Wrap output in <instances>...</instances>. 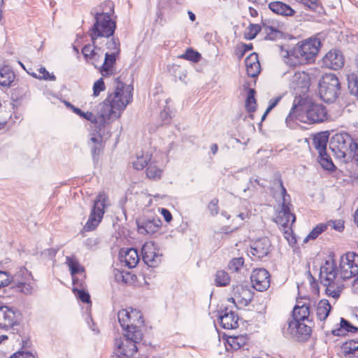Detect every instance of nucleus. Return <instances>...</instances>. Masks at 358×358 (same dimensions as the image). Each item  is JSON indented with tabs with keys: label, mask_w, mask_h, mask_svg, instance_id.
Instances as JSON below:
<instances>
[{
	"label": "nucleus",
	"mask_w": 358,
	"mask_h": 358,
	"mask_svg": "<svg viewBox=\"0 0 358 358\" xmlns=\"http://www.w3.org/2000/svg\"><path fill=\"white\" fill-rule=\"evenodd\" d=\"M13 280V277L6 271H0V288L8 286Z\"/></svg>",
	"instance_id": "50"
},
{
	"label": "nucleus",
	"mask_w": 358,
	"mask_h": 358,
	"mask_svg": "<svg viewBox=\"0 0 358 358\" xmlns=\"http://www.w3.org/2000/svg\"><path fill=\"white\" fill-rule=\"evenodd\" d=\"M91 143L94 144V145H101L102 142V136L99 134H92L90 138Z\"/></svg>",
	"instance_id": "58"
},
{
	"label": "nucleus",
	"mask_w": 358,
	"mask_h": 358,
	"mask_svg": "<svg viewBox=\"0 0 358 358\" xmlns=\"http://www.w3.org/2000/svg\"><path fill=\"white\" fill-rule=\"evenodd\" d=\"M271 246V241L268 238L257 239L252 244L250 254L258 259H262L268 254Z\"/></svg>",
	"instance_id": "18"
},
{
	"label": "nucleus",
	"mask_w": 358,
	"mask_h": 358,
	"mask_svg": "<svg viewBox=\"0 0 358 358\" xmlns=\"http://www.w3.org/2000/svg\"><path fill=\"white\" fill-rule=\"evenodd\" d=\"M142 338L143 334L141 330L129 331L124 337L115 339V354L118 358L120 355H124L125 358L133 356L137 352L136 343Z\"/></svg>",
	"instance_id": "7"
},
{
	"label": "nucleus",
	"mask_w": 358,
	"mask_h": 358,
	"mask_svg": "<svg viewBox=\"0 0 358 358\" xmlns=\"http://www.w3.org/2000/svg\"><path fill=\"white\" fill-rule=\"evenodd\" d=\"M232 292L234 296L229 298L228 301L233 303H235L236 301H237L241 304L247 305L252 299V295L249 289L241 285L233 286Z\"/></svg>",
	"instance_id": "20"
},
{
	"label": "nucleus",
	"mask_w": 358,
	"mask_h": 358,
	"mask_svg": "<svg viewBox=\"0 0 358 358\" xmlns=\"http://www.w3.org/2000/svg\"><path fill=\"white\" fill-rule=\"evenodd\" d=\"M179 57L196 62L200 59L201 55L198 52L193 50L192 48H188L185 52L181 55Z\"/></svg>",
	"instance_id": "47"
},
{
	"label": "nucleus",
	"mask_w": 358,
	"mask_h": 358,
	"mask_svg": "<svg viewBox=\"0 0 358 358\" xmlns=\"http://www.w3.org/2000/svg\"><path fill=\"white\" fill-rule=\"evenodd\" d=\"M268 8L273 13L285 15V16H292L294 15V10L288 5L281 2V1H273L268 4Z\"/></svg>",
	"instance_id": "31"
},
{
	"label": "nucleus",
	"mask_w": 358,
	"mask_h": 358,
	"mask_svg": "<svg viewBox=\"0 0 358 358\" xmlns=\"http://www.w3.org/2000/svg\"><path fill=\"white\" fill-rule=\"evenodd\" d=\"M323 63L327 67L337 70L343 66L344 57L339 50H332L324 57Z\"/></svg>",
	"instance_id": "19"
},
{
	"label": "nucleus",
	"mask_w": 358,
	"mask_h": 358,
	"mask_svg": "<svg viewBox=\"0 0 358 358\" xmlns=\"http://www.w3.org/2000/svg\"><path fill=\"white\" fill-rule=\"evenodd\" d=\"M245 63L247 74L248 76L254 78L260 73L261 67L257 54H250L248 57H246Z\"/></svg>",
	"instance_id": "27"
},
{
	"label": "nucleus",
	"mask_w": 358,
	"mask_h": 358,
	"mask_svg": "<svg viewBox=\"0 0 358 358\" xmlns=\"http://www.w3.org/2000/svg\"><path fill=\"white\" fill-rule=\"evenodd\" d=\"M340 275L335 260L328 257L320 266V280L325 287V294L334 300L341 295L343 288V280L351 278L358 274V255L347 252L340 259Z\"/></svg>",
	"instance_id": "2"
},
{
	"label": "nucleus",
	"mask_w": 358,
	"mask_h": 358,
	"mask_svg": "<svg viewBox=\"0 0 358 358\" xmlns=\"http://www.w3.org/2000/svg\"><path fill=\"white\" fill-rule=\"evenodd\" d=\"M331 309L330 303L327 299L320 300L316 306V316L320 321H324L328 317Z\"/></svg>",
	"instance_id": "33"
},
{
	"label": "nucleus",
	"mask_w": 358,
	"mask_h": 358,
	"mask_svg": "<svg viewBox=\"0 0 358 358\" xmlns=\"http://www.w3.org/2000/svg\"><path fill=\"white\" fill-rule=\"evenodd\" d=\"M341 349L345 356L355 355V357L358 358V341L353 340L347 341L343 344Z\"/></svg>",
	"instance_id": "36"
},
{
	"label": "nucleus",
	"mask_w": 358,
	"mask_h": 358,
	"mask_svg": "<svg viewBox=\"0 0 358 358\" xmlns=\"http://www.w3.org/2000/svg\"><path fill=\"white\" fill-rule=\"evenodd\" d=\"M250 279L252 287L259 292L265 291L270 286V275L264 268L254 269Z\"/></svg>",
	"instance_id": "15"
},
{
	"label": "nucleus",
	"mask_w": 358,
	"mask_h": 358,
	"mask_svg": "<svg viewBox=\"0 0 358 358\" xmlns=\"http://www.w3.org/2000/svg\"><path fill=\"white\" fill-rule=\"evenodd\" d=\"M321 43L318 38H310L299 44L294 50V54L301 62L310 63L315 60Z\"/></svg>",
	"instance_id": "10"
},
{
	"label": "nucleus",
	"mask_w": 358,
	"mask_h": 358,
	"mask_svg": "<svg viewBox=\"0 0 358 358\" xmlns=\"http://www.w3.org/2000/svg\"><path fill=\"white\" fill-rule=\"evenodd\" d=\"M303 321H299L298 330H297V339H306L310 335L311 329L310 327L303 323Z\"/></svg>",
	"instance_id": "45"
},
{
	"label": "nucleus",
	"mask_w": 358,
	"mask_h": 358,
	"mask_svg": "<svg viewBox=\"0 0 358 358\" xmlns=\"http://www.w3.org/2000/svg\"><path fill=\"white\" fill-rule=\"evenodd\" d=\"M244 259L242 257L232 259L229 264L228 268L232 272H238L243 267Z\"/></svg>",
	"instance_id": "48"
},
{
	"label": "nucleus",
	"mask_w": 358,
	"mask_h": 358,
	"mask_svg": "<svg viewBox=\"0 0 358 358\" xmlns=\"http://www.w3.org/2000/svg\"><path fill=\"white\" fill-rule=\"evenodd\" d=\"M141 252L143 260L148 266L156 267L161 262V255L153 242H146L142 247Z\"/></svg>",
	"instance_id": "14"
},
{
	"label": "nucleus",
	"mask_w": 358,
	"mask_h": 358,
	"mask_svg": "<svg viewBox=\"0 0 358 358\" xmlns=\"http://www.w3.org/2000/svg\"><path fill=\"white\" fill-rule=\"evenodd\" d=\"M217 150H218V147H217V144H212L210 145V151L213 155H215L217 153Z\"/></svg>",
	"instance_id": "64"
},
{
	"label": "nucleus",
	"mask_w": 358,
	"mask_h": 358,
	"mask_svg": "<svg viewBox=\"0 0 358 358\" xmlns=\"http://www.w3.org/2000/svg\"><path fill=\"white\" fill-rule=\"evenodd\" d=\"M276 187L278 192L276 190L273 194L275 198L280 196V209L276 211L274 221L280 227L285 238L289 241L290 238H292V226L295 222L296 217L291 210L292 205L290 196L287 193L281 180H278Z\"/></svg>",
	"instance_id": "4"
},
{
	"label": "nucleus",
	"mask_w": 358,
	"mask_h": 358,
	"mask_svg": "<svg viewBox=\"0 0 358 358\" xmlns=\"http://www.w3.org/2000/svg\"><path fill=\"white\" fill-rule=\"evenodd\" d=\"M352 156L358 162V139L355 140L354 152H353Z\"/></svg>",
	"instance_id": "61"
},
{
	"label": "nucleus",
	"mask_w": 358,
	"mask_h": 358,
	"mask_svg": "<svg viewBox=\"0 0 358 358\" xmlns=\"http://www.w3.org/2000/svg\"><path fill=\"white\" fill-rule=\"evenodd\" d=\"M15 278L16 287L24 294L29 295L34 290V280L31 273L25 268H20Z\"/></svg>",
	"instance_id": "13"
},
{
	"label": "nucleus",
	"mask_w": 358,
	"mask_h": 358,
	"mask_svg": "<svg viewBox=\"0 0 358 358\" xmlns=\"http://www.w3.org/2000/svg\"><path fill=\"white\" fill-rule=\"evenodd\" d=\"M262 31L265 34V38L268 40H275L281 38L282 36L280 26L274 21L264 22L262 26Z\"/></svg>",
	"instance_id": "24"
},
{
	"label": "nucleus",
	"mask_w": 358,
	"mask_h": 358,
	"mask_svg": "<svg viewBox=\"0 0 358 358\" xmlns=\"http://www.w3.org/2000/svg\"><path fill=\"white\" fill-rule=\"evenodd\" d=\"M115 85L114 91L110 93L100 105L96 117L91 112L85 113L80 108L71 106L73 113L94 123L99 132L107 124L120 117L127 106L132 101V86L124 84L119 78L115 79Z\"/></svg>",
	"instance_id": "1"
},
{
	"label": "nucleus",
	"mask_w": 358,
	"mask_h": 358,
	"mask_svg": "<svg viewBox=\"0 0 358 358\" xmlns=\"http://www.w3.org/2000/svg\"><path fill=\"white\" fill-rule=\"evenodd\" d=\"M327 117V112L322 104L312 103L306 105L294 104L286 118L287 125L297 120L303 123H317L324 122Z\"/></svg>",
	"instance_id": "5"
},
{
	"label": "nucleus",
	"mask_w": 358,
	"mask_h": 358,
	"mask_svg": "<svg viewBox=\"0 0 358 358\" xmlns=\"http://www.w3.org/2000/svg\"><path fill=\"white\" fill-rule=\"evenodd\" d=\"M121 263L129 268H134L139 262L138 252L134 248H122L119 253Z\"/></svg>",
	"instance_id": "21"
},
{
	"label": "nucleus",
	"mask_w": 358,
	"mask_h": 358,
	"mask_svg": "<svg viewBox=\"0 0 358 358\" xmlns=\"http://www.w3.org/2000/svg\"><path fill=\"white\" fill-rule=\"evenodd\" d=\"M318 161L321 166L327 170H332L334 167L332 160L327 154V152L319 154Z\"/></svg>",
	"instance_id": "43"
},
{
	"label": "nucleus",
	"mask_w": 358,
	"mask_h": 358,
	"mask_svg": "<svg viewBox=\"0 0 358 358\" xmlns=\"http://www.w3.org/2000/svg\"><path fill=\"white\" fill-rule=\"evenodd\" d=\"M292 316L299 321H311L309 302L298 301L294 308Z\"/></svg>",
	"instance_id": "26"
},
{
	"label": "nucleus",
	"mask_w": 358,
	"mask_h": 358,
	"mask_svg": "<svg viewBox=\"0 0 358 358\" xmlns=\"http://www.w3.org/2000/svg\"><path fill=\"white\" fill-rule=\"evenodd\" d=\"M358 328L352 325L348 320L341 318L340 327L331 331L333 335L336 336H345L348 332H355Z\"/></svg>",
	"instance_id": "32"
},
{
	"label": "nucleus",
	"mask_w": 358,
	"mask_h": 358,
	"mask_svg": "<svg viewBox=\"0 0 358 358\" xmlns=\"http://www.w3.org/2000/svg\"><path fill=\"white\" fill-rule=\"evenodd\" d=\"M82 53L85 59L94 64L95 67H97V64L101 62V49L96 47L94 44L85 45L82 49Z\"/></svg>",
	"instance_id": "23"
},
{
	"label": "nucleus",
	"mask_w": 358,
	"mask_h": 358,
	"mask_svg": "<svg viewBox=\"0 0 358 358\" xmlns=\"http://www.w3.org/2000/svg\"><path fill=\"white\" fill-rule=\"evenodd\" d=\"M14 79L15 73L10 67L4 66L0 69V85L9 87Z\"/></svg>",
	"instance_id": "35"
},
{
	"label": "nucleus",
	"mask_w": 358,
	"mask_h": 358,
	"mask_svg": "<svg viewBox=\"0 0 358 358\" xmlns=\"http://www.w3.org/2000/svg\"><path fill=\"white\" fill-rule=\"evenodd\" d=\"M255 91L253 89H250L248 92L247 98L245 100V108L248 112H253L257 107L256 100L255 98Z\"/></svg>",
	"instance_id": "41"
},
{
	"label": "nucleus",
	"mask_w": 358,
	"mask_h": 358,
	"mask_svg": "<svg viewBox=\"0 0 358 358\" xmlns=\"http://www.w3.org/2000/svg\"><path fill=\"white\" fill-rule=\"evenodd\" d=\"M347 80L350 94L358 96V72L349 74Z\"/></svg>",
	"instance_id": "38"
},
{
	"label": "nucleus",
	"mask_w": 358,
	"mask_h": 358,
	"mask_svg": "<svg viewBox=\"0 0 358 358\" xmlns=\"http://www.w3.org/2000/svg\"><path fill=\"white\" fill-rule=\"evenodd\" d=\"M328 142V134L327 132L317 134L313 139V145L318 151V153L326 152Z\"/></svg>",
	"instance_id": "34"
},
{
	"label": "nucleus",
	"mask_w": 358,
	"mask_h": 358,
	"mask_svg": "<svg viewBox=\"0 0 358 358\" xmlns=\"http://www.w3.org/2000/svg\"><path fill=\"white\" fill-rule=\"evenodd\" d=\"M352 290L355 293L358 294V277L354 280L352 283Z\"/></svg>",
	"instance_id": "62"
},
{
	"label": "nucleus",
	"mask_w": 358,
	"mask_h": 358,
	"mask_svg": "<svg viewBox=\"0 0 358 358\" xmlns=\"http://www.w3.org/2000/svg\"><path fill=\"white\" fill-rule=\"evenodd\" d=\"M287 326L283 329V333L290 337L296 338L299 320L293 317L287 321Z\"/></svg>",
	"instance_id": "37"
},
{
	"label": "nucleus",
	"mask_w": 358,
	"mask_h": 358,
	"mask_svg": "<svg viewBox=\"0 0 358 358\" xmlns=\"http://www.w3.org/2000/svg\"><path fill=\"white\" fill-rule=\"evenodd\" d=\"M73 291L80 301L84 303H90V296L89 293L85 292L83 289H79L76 287L73 289Z\"/></svg>",
	"instance_id": "51"
},
{
	"label": "nucleus",
	"mask_w": 358,
	"mask_h": 358,
	"mask_svg": "<svg viewBox=\"0 0 358 358\" xmlns=\"http://www.w3.org/2000/svg\"><path fill=\"white\" fill-rule=\"evenodd\" d=\"M280 97L278 96L275 99H272L269 101V104L268 108H266L265 113L262 115V120H264L265 117L267 115V114L278 103L279 101L280 100Z\"/></svg>",
	"instance_id": "55"
},
{
	"label": "nucleus",
	"mask_w": 358,
	"mask_h": 358,
	"mask_svg": "<svg viewBox=\"0 0 358 358\" xmlns=\"http://www.w3.org/2000/svg\"><path fill=\"white\" fill-rule=\"evenodd\" d=\"M106 89L103 78L97 80L93 85V95L97 96L99 95L101 92L104 91Z\"/></svg>",
	"instance_id": "52"
},
{
	"label": "nucleus",
	"mask_w": 358,
	"mask_h": 358,
	"mask_svg": "<svg viewBox=\"0 0 358 358\" xmlns=\"http://www.w3.org/2000/svg\"><path fill=\"white\" fill-rule=\"evenodd\" d=\"M229 282L230 278L226 271L220 270L216 272L215 282L217 286H226Z\"/></svg>",
	"instance_id": "42"
},
{
	"label": "nucleus",
	"mask_w": 358,
	"mask_h": 358,
	"mask_svg": "<svg viewBox=\"0 0 358 358\" xmlns=\"http://www.w3.org/2000/svg\"><path fill=\"white\" fill-rule=\"evenodd\" d=\"M118 57L105 54L104 62L101 66V73L103 76H109L116 72V60Z\"/></svg>",
	"instance_id": "29"
},
{
	"label": "nucleus",
	"mask_w": 358,
	"mask_h": 358,
	"mask_svg": "<svg viewBox=\"0 0 358 358\" xmlns=\"http://www.w3.org/2000/svg\"><path fill=\"white\" fill-rule=\"evenodd\" d=\"M220 324L224 329H232L238 327V317L229 308H225L224 310H222L220 315Z\"/></svg>",
	"instance_id": "22"
},
{
	"label": "nucleus",
	"mask_w": 358,
	"mask_h": 358,
	"mask_svg": "<svg viewBox=\"0 0 358 358\" xmlns=\"http://www.w3.org/2000/svg\"><path fill=\"white\" fill-rule=\"evenodd\" d=\"M341 88L338 78L332 73L322 76L319 83V91L322 99L325 102H332L338 96Z\"/></svg>",
	"instance_id": "9"
},
{
	"label": "nucleus",
	"mask_w": 358,
	"mask_h": 358,
	"mask_svg": "<svg viewBox=\"0 0 358 358\" xmlns=\"http://www.w3.org/2000/svg\"><path fill=\"white\" fill-rule=\"evenodd\" d=\"M168 162L167 155L162 154L159 158L155 156L147 168L146 174L149 179H155L161 178L163 172L162 166Z\"/></svg>",
	"instance_id": "17"
},
{
	"label": "nucleus",
	"mask_w": 358,
	"mask_h": 358,
	"mask_svg": "<svg viewBox=\"0 0 358 358\" xmlns=\"http://www.w3.org/2000/svg\"><path fill=\"white\" fill-rule=\"evenodd\" d=\"M101 145H94L92 148L93 155H98L100 152Z\"/></svg>",
	"instance_id": "63"
},
{
	"label": "nucleus",
	"mask_w": 358,
	"mask_h": 358,
	"mask_svg": "<svg viewBox=\"0 0 358 358\" xmlns=\"http://www.w3.org/2000/svg\"><path fill=\"white\" fill-rule=\"evenodd\" d=\"M129 275V273L116 271L115 272V278L119 282L127 283L128 282Z\"/></svg>",
	"instance_id": "53"
},
{
	"label": "nucleus",
	"mask_w": 358,
	"mask_h": 358,
	"mask_svg": "<svg viewBox=\"0 0 358 358\" xmlns=\"http://www.w3.org/2000/svg\"><path fill=\"white\" fill-rule=\"evenodd\" d=\"M120 45L117 39L112 38L106 43V48L108 50L106 54L118 57L120 52Z\"/></svg>",
	"instance_id": "40"
},
{
	"label": "nucleus",
	"mask_w": 358,
	"mask_h": 358,
	"mask_svg": "<svg viewBox=\"0 0 358 358\" xmlns=\"http://www.w3.org/2000/svg\"><path fill=\"white\" fill-rule=\"evenodd\" d=\"M208 209L211 215L215 216L219 212L218 200L217 199H213L208 206Z\"/></svg>",
	"instance_id": "54"
},
{
	"label": "nucleus",
	"mask_w": 358,
	"mask_h": 358,
	"mask_svg": "<svg viewBox=\"0 0 358 358\" xmlns=\"http://www.w3.org/2000/svg\"><path fill=\"white\" fill-rule=\"evenodd\" d=\"M138 231L142 234H152L155 233L161 227L159 219L146 220L138 221Z\"/></svg>",
	"instance_id": "25"
},
{
	"label": "nucleus",
	"mask_w": 358,
	"mask_h": 358,
	"mask_svg": "<svg viewBox=\"0 0 358 358\" xmlns=\"http://www.w3.org/2000/svg\"><path fill=\"white\" fill-rule=\"evenodd\" d=\"M307 275L313 292L317 293L319 292V287L315 281V279L311 275L310 271L307 272Z\"/></svg>",
	"instance_id": "56"
},
{
	"label": "nucleus",
	"mask_w": 358,
	"mask_h": 358,
	"mask_svg": "<svg viewBox=\"0 0 358 358\" xmlns=\"http://www.w3.org/2000/svg\"><path fill=\"white\" fill-rule=\"evenodd\" d=\"M17 312L6 306H0V329L8 330L17 323Z\"/></svg>",
	"instance_id": "16"
},
{
	"label": "nucleus",
	"mask_w": 358,
	"mask_h": 358,
	"mask_svg": "<svg viewBox=\"0 0 358 358\" xmlns=\"http://www.w3.org/2000/svg\"><path fill=\"white\" fill-rule=\"evenodd\" d=\"M354 142L348 134L338 133L331 138L329 148L338 159L346 162L352 156Z\"/></svg>",
	"instance_id": "6"
},
{
	"label": "nucleus",
	"mask_w": 358,
	"mask_h": 358,
	"mask_svg": "<svg viewBox=\"0 0 358 358\" xmlns=\"http://www.w3.org/2000/svg\"><path fill=\"white\" fill-rule=\"evenodd\" d=\"M301 2L307 8L314 10L317 8V0H301Z\"/></svg>",
	"instance_id": "59"
},
{
	"label": "nucleus",
	"mask_w": 358,
	"mask_h": 358,
	"mask_svg": "<svg viewBox=\"0 0 358 358\" xmlns=\"http://www.w3.org/2000/svg\"><path fill=\"white\" fill-rule=\"evenodd\" d=\"M262 31V26L259 24H250L245 33V38L252 40L255 38L257 34Z\"/></svg>",
	"instance_id": "49"
},
{
	"label": "nucleus",
	"mask_w": 358,
	"mask_h": 358,
	"mask_svg": "<svg viewBox=\"0 0 358 358\" xmlns=\"http://www.w3.org/2000/svg\"><path fill=\"white\" fill-rule=\"evenodd\" d=\"M141 317V312L132 308L122 309L117 313L119 323L126 333L140 330L138 325L143 323Z\"/></svg>",
	"instance_id": "11"
},
{
	"label": "nucleus",
	"mask_w": 358,
	"mask_h": 358,
	"mask_svg": "<svg viewBox=\"0 0 358 358\" xmlns=\"http://www.w3.org/2000/svg\"><path fill=\"white\" fill-rule=\"evenodd\" d=\"M38 73L35 72L29 73L34 78L38 80L55 81L56 77L52 73H49L43 66L38 69Z\"/></svg>",
	"instance_id": "39"
},
{
	"label": "nucleus",
	"mask_w": 358,
	"mask_h": 358,
	"mask_svg": "<svg viewBox=\"0 0 358 358\" xmlns=\"http://www.w3.org/2000/svg\"><path fill=\"white\" fill-rule=\"evenodd\" d=\"M66 264L70 269L74 286H78V280L76 279V275L83 273L84 272L83 267L80 265L78 261L74 256L66 257Z\"/></svg>",
	"instance_id": "30"
},
{
	"label": "nucleus",
	"mask_w": 358,
	"mask_h": 358,
	"mask_svg": "<svg viewBox=\"0 0 358 358\" xmlns=\"http://www.w3.org/2000/svg\"><path fill=\"white\" fill-rule=\"evenodd\" d=\"M113 13L114 6L110 1L100 5L97 10L91 11L94 17V23L90 29V36L93 43L98 38H109L113 36L116 28L115 21L111 17Z\"/></svg>",
	"instance_id": "3"
},
{
	"label": "nucleus",
	"mask_w": 358,
	"mask_h": 358,
	"mask_svg": "<svg viewBox=\"0 0 358 358\" xmlns=\"http://www.w3.org/2000/svg\"><path fill=\"white\" fill-rule=\"evenodd\" d=\"M8 358H34V356L29 352L18 351Z\"/></svg>",
	"instance_id": "57"
},
{
	"label": "nucleus",
	"mask_w": 358,
	"mask_h": 358,
	"mask_svg": "<svg viewBox=\"0 0 358 358\" xmlns=\"http://www.w3.org/2000/svg\"><path fill=\"white\" fill-rule=\"evenodd\" d=\"M327 228V226L325 224L321 223L317 224L304 238L303 242L306 243L309 239H315L321 233L324 231Z\"/></svg>",
	"instance_id": "46"
},
{
	"label": "nucleus",
	"mask_w": 358,
	"mask_h": 358,
	"mask_svg": "<svg viewBox=\"0 0 358 358\" xmlns=\"http://www.w3.org/2000/svg\"><path fill=\"white\" fill-rule=\"evenodd\" d=\"M110 205L108 195L103 192H100L94 201L92 209L88 220L84 226V229L87 231L94 230L101 222L105 213V209Z\"/></svg>",
	"instance_id": "8"
},
{
	"label": "nucleus",
	"mask_w": 358,
	"mask_h": 358,
	"mask_svg": "<svg viewBox=\"0 0 358 358\" xmlns=\"http://www.w3.org/2000/svg\"><path fill=\"white\" fill-rule=\"evenodd\" d=\"M290 89L307 90L310 83V77L305 71H289L284 74Z\"/></svg>",
	"instance_id": "12"
},
{
	"label": "nucleus",
	"mask_w": 358,
	"mask_h": 358,
	"mask_svg": "<svg viewBox=\"0 0 358 358\" xmlns=\"http://www.w3.org/2000/svg\"><path fill=\"white\" fill-rule=\"evenodd\" d=\"M161 214L163 215L166 222H169L172 220V215L169 210L162 208Z\"/></svg>",
	"instance_id": "60"
},
{
	"label": "nucleus",
	"mask_w": 358,
	"mask_h": 358,
	"mask_svg": "<svg viewBox=\"0 0 358 358\" xmlns=\"http://www.w3.org/2000/svg\"><path fill=\"white\" fill-rule=\"evenodd\" d=\"M152 152L148 150H141L136 152L135 158L132 160L133 167L136 170H142L151 160Z\"/></svg>",
	"instance_id": "28"
},
{
	"label": "nucleus",
	"mask_w": 358,
	"mask_h": 358,
	"mask_svg": "<svg viewBox=\"0 0 358 358\" xmlns=\"http://www.w3.org/2000/svg\"><path fill=\"white\" fill-rule=\"evenodd\" d=\"M227 343L233 350H238L245 343V338L243 336H231L228 338Z\"/></svg>",
	"instance_id": "44"
}]
</instances>
